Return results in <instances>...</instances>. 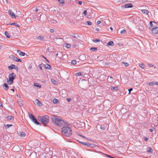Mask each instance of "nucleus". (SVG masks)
Masks as SVG:
<instances>
[{
  "instance_id": "obj_1",
  "label": "nucleus",
  "mask_w": 158,
  "mask_h": 158,
  "mask_svg": "<svg viewBox=\"0 0 158 158\" xmlns=\"http://www.w3.org/2000/svg\"><path fill=\"white\" fill-rule=\"evenodd\" d=\"M51 118L52 122L59 126L61 127L65 126L66 123L64 121L59 118L58 117L52 115Z\"/></svg>"
},
{
  "instance_id": "obj_2",
  "label": "nucleus",
  "mask_w": 158,
  "mask_h": 158,
  "mask_svg": "<svg viewBox=\"0 0 158 158\" xmlns=\"http://www.w3.org/2000/svg\"><path fill=\"white\" fill-rule=\"evenodd\" d=\"M62 133L67 137H70L72 134V131L69 127H65L62 128Z\"/></svg>"
},
{
  "instance_id": "obj_3",
  "label": "nucleus",
  "mask_w": 158,
  "mask_h": 158,
  "mask_svg": "<svg viewBox=\"0 0 158 158\" xmlns=\"http://www.w3.org/2000/svg\"><path fill=\"white\" fill-rule=\"evenodd\" d=\"M38 118L39 121L45 126L48 123L49 121V117L47 115L42 116H38Z\"/></svg>"
},
{
  "instance_id": "obj_4",
  "label": "nucleus",
  "mask_w": 158,
  "mask_h": 158,
  "mask_svg": "<svg viewBox=\"0 0 158 158\" xmlns=\"http://www.w3.org/2000/svg\"><path fill=\"white\" fill-rule=\"evenodd\" d=\"M15 77L16 74L13 73H12L9 75V79L8 82L9 84L10 85L13 84V80L15 79Z\"/></svg>"
},
{
  "instance_id": "obj_5",
  "label": "nucleus",
  "mask_w": 158,
  "mask_h": 158,
  "mask_svg": "<svg viewBox=\"0 0 158 158\" xmlns=\"http://www.w3.org/2000/svg\"><path fill=\"white\" fill-rule=\"evenodd\" d=\"M29 116L30 118L35 124H36L37 125H41V123L38 122L37 120L33 115L29 113Z\"/></svg>"
},
{
  "instance_id": "obj_6",
  "label": "nucleus",
  "mask_w": 158,
  "mask_h": 158,
  "mask_svg": "<svg viewBox=\"0 0 158 158\" xmlns=\"http://www.w3.org/2000/svg\"><path fill=\"white\" fill-rule=\"evenodd\" d=\"M152 33L154 34H156L158 33V29L157 26H153V28L152 29Z\"/></svg>"
},
{
  "instance_id": "obj_7",
  "label": "nucleus",
  "mask_w": 158,
  "mask_h": 158,
  "mask_svg": "<svg viewBox=\"0 0 158 158\" xmlns=\"http://www.w3.org/2000/svg\"><path fill=\"white\" fill-rule=\"evenodd\" d=\"M147 84L151 86H152L154 85H158V82L154 81L152 82H149L148 84Z\"/></svg>"
},
{
  "instance_id": "obj_8",
  "label": "nucleus",
  "mask_w": 158,
  "mask_h": 158,
  "mask_svg": "<svg viewBox=\"0 0 158 158\" xmlns=\"http://www.w3.org/2000/svg\"><path fill=\"white\" fill-rule=\"evenodd\" d=\"M9 13L12 18L16 17V16H15V13L11 10L9 11Z\"/></svg>"
},
{
  "instance_id": "obj_9",
  "label": "nucleus",
  "mask_w": 158,
  "mask_h": 158,
  "mask_svg": "<svg viewBox=\"0 0 158 158\" xmlns=\"http://www.w3.org/2000/svg\"><path fill=\"white\" fill-rule=\"evenodd\" d=\"M17 52L19 53V55L20 56H23L25 55V53L24 52H22L19 50L17 51Z\"/></svg>"
},
{
  "instance_id": "obj_10",
  "label": "nucleus",
  "mask_w": 158,
  "mask_h": 158,
  "mask_svg": "<svg viewBox=\"0 0 158 158\" xmlns=\"http://www.w3.org/2000/svg\"><path fill=\"white\" fill-rule=\"evenodd\" d=\"M133 6L132 5L131 3H128L126 4L124 6V7L125 8H131Z\"/></svg>"
},
{
  "instance_id": "obj_11",
  "label": "nucleus",
  "mask_w": 158,
  "mask_h": 158,
  "mask_svg": "<svg viewBox=\"0 0 158 158\" xmlns=\"http://www.w3.org/2000/svg\"><path fill=\"white\" fill-rule=\"evenodd\" d=\"M16 66L14 64H11L8 67V68L9 70L13 69H15Z\"/></svg>"
},
{
  "instance_id": "obj_12",
  "label": "nucleus",
  "mask_w": 158,
  "mask_h": 158,
  "mask_svg": "<svg viewBox=\"0 0 158 158\" xmlns=\"http://www.w3.org/2000/svg\"><path fill=\"white\" fill-rule=\"evenodd\" d=\"M79 142L83 145H87L88 146L90 147V146H91V145H92V144H90L89 143H88L80 142Z\"/></svg>"
},
{
  "instance_id": "obj_13",
  "label": "nucleus",
  "mask_w": 158,
  "mask_h": 158,
  "mask_svg": "<svg viewBox=\"0 0 158 158\" xmlns=\"http://www.w3.org/2000/svg\"><path fill=\"white\" fill-rule=\"evenodd\" d=\"M3 88L5 90H7L9 89L8 85L4 83L3 85Z\"/></svg>"
},
{
  "instance_id": "obj_14",
  "label": "nucleus",
  "mask_w": 158,
  "mask_h": 158,
  "mask_svg": "<svg viewBox=\"0 0 158 158\" xmlns=\"http://www.w3.org/2000/svg\"><path fill=\"white\" fill-rule=\"evenodd\" d=\"M107 79L108 81L110 82H113V78L112 76H110V77H108Z\"/></svg>"
},
{
  "instance_id": "obj_15",
  "label": "nucleus",
  "mask_w": 158,
  "mask_h": 158,
  "mask_svg": "<svg viewBox=\"0 0 158 158\" xmlns=\"http://www.w3.org/2000/svg\"><path fill=\"white\" fill-rule=\"evenodd\" d=\"M141 11L145 14L148 15V14L149 11L147 10H141Z\"/></svg>"
},
{
  "instance_id": "obj_16",
  "label": "nucleus",
  "mask_w": 158,
  "mask_h": 158,
  "mask_svg": "<svg viewBox=\"0 0 158 158\" xmlns=\"http://www.w3.org/2000/svg\"><path fill=\"white\" fill-rule=\"evenodd\" d=\"M18 104L20 106H21L23 104V102L22 101V100L20 99L19 101L18 102Z\"/></svg>"
},
{
  "instance_id": "obj_17",
  "label": "nucleus",
  "mask_w": 158,
  "mask_h": 158,
  "mask_svg": "<svg viewBox=\"0 0 158 158\" xmlns=\"http://www.w3.org/2000/svg\"><path fill=\"white\" fill-rule=\"evenodd\" d=\"M11 59L13 60H14V61L17 62V60L18 59V58L17 57H15L13 55H12L11 56Z\"/></svg>"
},
{
  "instance_id": "obj_18",
  "label": "nucleus",
  "mask_w": 158,
  "mask_h": 158,
  "mask_svg": "<svg viewBox=\"0 0 158 158\" xmlns=\"http://www.w3.org/2000/svg\"><path fill=\"white\" fill-rule=\"evenodd\" d=\"M45 67L46 69H50L51 68V66L48 64H47L45 65Z\"/></svg>"
},
{
  "instance_id": "obj_19",
  "label": "nucleus",
  "mask_w": 158,
  "mask_h": 158,
  "mask_svg": "<svg viewBox=\"0 0 158 158\" xmlns=\"http://www.w3.org/2000/svg\"><path fill=\"white\" fill-rule=\"evenodd\" d=\"M37 39L41 40H44V37L42 36H38L37 37Z\"/></svg>"
},
{
  "instance_id": "obj_20",
  "label": "nucleus",
  "mask_w": 158,
  "mask_h": 158,
  "mask_svg": "<svg viewBox=\"0 0 158 158\" xmlns=\"http://www.w3.org/2000/svg\"><path fill=\"white\" fill-rule=\"evenodd\" d=\"M114 45V43L112 41H109L107 44V46H113Z\"/></svg>"
},
{
  "instance_id": "obj_21",
  "label": "nucleus",
  "mask_w": 158,
  "mask_h": 158,
  "mask_svg": "<svg viewBox=\"0 0 158 158\" xmlns=\"http://www.w3.org/2000/svg\"><path fill=\"white\" fill-rule=\"evenodd\" d=\"M10 25L15 26L18 27H19V24L15 23H10Z\"/></svg>"
},
{
  "instance_id": "obj_22",
  "label": "nucleus",
  "mask_w": 158,
  "mask_h": 158,
  "mask_svg": "<svg viewBox=\"0 0 158 158\" xmlns=\"http://www.w3.org/2000/svg\"><path fill=\"white\" fill-rule=\"evenodd\" d=\"M35 102L38 106H40L41 102L38 99H36Z\"/></svg>"
},
{
  "instance_id": "obj_23",
  "label": "nucleus",
  "mask_w": 158,
  "mask_h": 158,
  "mask_svg": "<svg viewBox=\"0 0 158 158\" xmlns=\"http://www.w3.org/2000/svg\"><path fill=\"white\" fill-rule=\"evenodd\" d=\"M152 149L149 147H148L147 149V151L148 152L151 153L152 152Z\"/></svg>"
},
{
  "instance_id": "obj_24",
  "label": "nucleus",
  "mask_w": 158,
  "mask_h": 158,
  "mask_svg": "<svg viewBox=\"0 0 158 158\" xmlns=\"http://www.w3.org/2000/svg\"><path fill=\"white\" fill-rule=\"evenodd\" d=\"M5 34L7 37L8 38H10V35L9 33L8 32L6 31L5 32Z\"/></svg>"
},
{
  "instance_id": "obj_25",
  "label": "nucleus",
  "mask_w": 158,
  "mask_h": 158,
  "mask_svg": "<svg viewBox=\"0 0 158 158\" xmlns=\"http://www.w3.org/2000/svg\"><path fill=\"white\" fill-rule=\"evenodd\" d=\"M12 126V125L11 124H7L5 126V128L6 129H7Z\"/></svg>"
},
{
  "instance_id": "obj_26",
  "label": "nucleus",
  "mask_w": 158,
  "mask_h": 158,
  "mask_svg": "<svg viewBox=\"0 0 158 158\" xmlns=\"http://www.w3.org/2000/svg\"><path fill=\"white\" fill-rule=\"evenodd\" d=\"M118 89V88L117 87L111 86L110 87V89L112 90H117Z\"/></svg>"
},
{
  "instance_id": "obj_27",
  "label": "nucleus",
  "mask_w": 158,
  "mask_h": 158,
  "mask_svg": "<svg viewBox=\"0 0 158 158\" xmlns=\"http://www.w3.org/2000/svg\"><path fill=\"white\" fill-rule=\"evenodd\" d=\"M139 66H140L141 68L143 69H144L145 68V66H144V64L143 63H141L139 64Z\"/></svg>"
},
{
  "instance_id": "obj_28",
  "label": "nucleus",
  "mask_w": 158,
  "mask_h": 158,
  "mask_svg": "<svg viewBox=\"0 0 158 158\" xmlns=\"http://www.w3.org/2000/svg\"><path fill=\"white\" fill-rule=\"evenodd\" d=\"M7 120H12L14 119V118L12 116H8L7 117Z\"/></svg>"
},
{
  "instance_id": "obj_29",
  "label": "nucleus",
  "mask_w": 158,
  "mask_h": 158,
  "mask_svg": "<svg viewBox=\"0 0 158 158\" xmlns=\"http://www.w3.org/2000/svg\"><path fill=\"white\" fill-rule=\"evenodd\" d=\"M90 49L93 51H95L97 50V48L95 47H92L90 48Z\"/></svg>"
},
{
  "instance_id": "obj_30",
  "label": "nucleus",
  "mask_w": 158,
  "mask_h": 158,
  "mask_svg": "<svg viewBox=\"0 0 158 158\" xmlns=\"http://www.w3.org/2000/svg\"><path fill=\"white\" fill-rule=\"evenodd\" d=\"M20 135L21 136L24 137L26 134L24 132H20Z\"/></svg>"
},
{
  "instance_id": "obj_31",
  "label": "nucleus",
  "mask_w": 158,
  "mask_h": 158,
  "mask_svg": "<svg viewBox=\"0 0 158 158\" xmlns=\"http://www.w3.org/2000/svg\"><path fill=\"white\" fill-rule=\"evenodd\" d=\"M51 81L52 82V83L54 84H57V81L54 80V79H51Z\"/></svg>"
},
{
  "instance_id": "obj_32",
  "label": "nucleus",
  "mask_w": 158,
  "mask_h": 158,
  "mask_svg": "<svg viewBox=\"0 0 158 158\" xmlns=\"http://www.w3.org/2000/svg\"><path fill=\"white\" fill-rule=\"evenodd\" d=\"M122 63L126 67H127V66H128L129 65V63H127V62H122Z\"/></svg>"
},
{
  "instance_id": "obj_33",
  "label": "nucleus",
  "mask_w": 158,
  "mask_h": 158,
  "mask_svg": "<svg viewBox=\"0 0 158 158\" xmlns=\"http://www.w3.org/2000/svg\"><path fill=\"white\" fill-rule=\"evenodd\" d=\"M34 85L35 86H36V87H41V86L39 85V84L37 83H34Z\"/></svg>"
},
{
  "instance_id": "obj_34",
  "label": "nucleus",
  "mask_w": 158,
  "mask_h": 158,
  "mask_svg": "<svg viewBox=\"0 0 158 158\" xmlns=\"http://www.w3.org/2000/svg\"><path fill=\"white\" fill-rule=\"evenodd\" d=\"M65 46L68 48H69L71 47V45L69 44H65Z\"/></svg>"
},
{
  "instance_id": "obj_35",
  "label": "nucleus",
  "mask_w": 158,
  "mask_h": 158,
  "mask_svg": "<svg viewBox=\"0 0 158 158\" xmlns=\"http://www.w3.org/2000/svg\"><path fill=\"white\" fill-rule=\"evenodd\" d=\"M58 102V101L57 99H55L53 100V103L54 104L57 103Z\"/></svg>"
},
{
  "instance_id": "obj_36",
  "label": "nucleus",
  "mask_w": 158,
  "mask_h": 158,
  "mask_svg": "<svg viewBox=\"0 0 158 158\" xmlns=\"http://www.w3.org/2000/svg\"><path fill=\"white\" fill-rule=\"evenodd\" d=\"M75 75L76 76H81V72H78L75 73Z\"/></svg>"
},
{
  "instance_id": "obj_37",
  "label": "nucleus",
  "mask_w": 158,
  "mask_h": 158,
  "mask_svg": "<svg viewBox=\"0 0 158 158\" xmlns=\"http://www.w3.org/2000/svg\"><path fill=\"white\" fill-rule=\"evenodd\" d=\"M76 61L75 60H72L71 61V63L73 64H76Z\"/></svg>"
},
{
  "instance_id": "obj_38",
  "label": "nucleus",
  "mask_w": 158,
  "mask_h": 158,
  "mask_svg": "<svg viewBox=\"0 0 158 158\" xmlns=\"http://www.w3.org/2000/svg\"><path fill=\"white\" fill-rule=\"evenodd\" d=\"M58 1L60 3L64 4V0H58Z\"/></svg>"
},
{
  "instance_id": "obj_39",
  "label": "nucleus",
  "mask_w": 158,
  "mask_h": 158,
  "mask_svg": "<svg viewBox=\"0 0 158 158\" xmlns=\"http://www.w3.org/2000/svg\"><path fill=\"white\" fill-rule=\"evenodd\" d=\"M100 41V40H97V39L94 40H93V41L95 43H97L98 42H99Z\"/></svg>"
},
{
  "instance_id": "obj_40",
  "label": "nucleus",
  "mask_w": 158,
  "mask_h": 158,
  "mask_svg": "<svg viewBox=\"0 0 158 158\" xmlns=\"http://www.w3.org/2000/svg\"><path fill=\"white\" fill-rule=\"evenodd\" d=\"M126 32V30H123L122 31H121L120 33L121 34H123V33H125Z\"/></svg>"
},
{
  "instance_id": "obj_41",
  "label": "nucleus",
  "mask_w": 158,
  "mask_h": 158,
  "mask_svg": "<svg viewBox=\"0 0 158 158\" xmlns=\"http://www.w3.org/2000/svg\"><path fill=\"white\" fill-rule=\"evenodd\" d=\"M148 64L149 67H152L154 66V65H153L152 64L148 63Z\"/></svg>"
},
{
  "instance_id": "obj_42",
  "label": "nucleus",
  "mask_w": 158,
  "mask_h": 158,
  "mask_svg": "<svg viewBox=\"0 0 158 158\" xmlns=\"http://www.w3.org/2000/svg\"><path fill=\"white\" fill-rule=\"evenodd\" d=\"M153 22H152V21H150V25L151 27H153V24L152 23H153Z\"/></svg>"
},
{
  "instance_id": "obj_43",
  "label": "nucleus",
  "mask_w": 158,
  "mask_h": 158,
  "mask_svg": "<svg viewBox=\"0 0 158 158\" xmlns=\"http://www.w3.org/2000/svg\"><path fill=\"white\" fill-rule=\"evenodd\" d=\"M83 14L85 15H87V11L86 10H84L83 12Z\"/></svg>"
},
{
  "instance_id": "obj_44",
  "label": "nucleus",
  "mask_w": 158,
  "mask_h": 158,
  "mask_svg": "<svg viewBox=\"0 0 158 158\" xmlns=\"http://www.w3.org/2000/svg\"><path fill=\"white\" fill-rule=\"evenodd\" d=\"M87 23L89 25H90L92 24V23L89 21H87Z\"/></svg>"
},
{
  "instance_id": "obj_45",
  "label": "nucleus",
  "mask_w": 158,
  "mask_h": 158,
  "mask_svg": "<svg viewBox=\"0 0 158 158\" xmlns=\"http://www.w3.org/2000/svg\"><path fill=\"white\" fill-rule=\"evenodd\" d=\"M70 36H72L75 38H77V36L75 35L74 34H73V35H71Z\"/></svg>"
},
{
  "instance_id": "obj_46",
  "label": "nucleus",
  "mask_w": 158,
  "mask_h": 158,
  "mask_svg": "<svg viewBox=\"0 0 158 158\" xmlns=\"http://www.w3.org/2000/svg\"><path fill=\"white\" fill-rule=\"evenodd\" d=\"M133 90V89L132 88H130L129 89H128V91H129V94H130L131 93V92Z\"/></svg>"
},
{
  "instance_id": "obj_47",
  "label": "nucleus",
  "mask_w": 158,
  "mask_h": 158,
  "mask_svg": "<svg viewBox=\"0 0 158 158\" xmlns=\"http://www.w3.org/2000/svg\"><path fill=\"white\" fill-rule=\"evenodd\" d=\"M39 68H40V69H41V70H42L43 69L42 68V64H39Z\"/></svg>"
},
{
  "instance_id": "obj_48",
  "label": "nucleus",
  "mask_w": 158,
  "mask_h": 158,
  "mask_svg": "<svg viewBox=\"0 0 158 158\" xmlns=\"http://www.w3.org/2000/svg\"><path fill=\"white\" fill-rule=\"evenodd\" d=\"M100 128L103 130H104L105 129L104 127L103 126H101Z\"/></svg>"
},
{
  "instance_id": "obj_49",
  "label": "nucleus",
  "mask_w": 158,
  "mask_h": 158,
  "mask_svg": "<svg viewBox=\"0 0 158 158\" xmlns=\"http://www.w3.org/2000/svg\"><path fill=\"white\" fill-rule=\"evenodd\" d=\"M101 23V21H98L97 22V24L98 25L99 24Z\"/></svg>"
},
{
  "instance_id": "obj_50",
  "label": "nucleus",
  "mask_w": 158,
  "mask_h": 158,
  "mask_svg": "<svg viewBox=\"0 0 158 158\" xmlns=\"http://www.w3.org/2000/svg\"><path fill=\"white\" fill-rule=\"evenodd\" d=\"M67 101L69 102H70L72 101V99L70 98H67Z\"/></svg>"
},
{
  "instance_id": "obj_51",
  "label": "nucleus",
  "mask_w": 158,
  "mask_h": 158,
  "mask_svg": "<svg viewBox=\"0 0 158 158\" xmlns=\"http://www.w3.org/2000/svg\"><path fill=\"white\" fill-rule=\"evenodd\" d=\"M21 61H22V60L20 59H18V58L17 59V62H21Z\"/></svg>"
},
{
  "instance_id": "obj_52",
  "label": "nucleus",
  "mask_w": 158,
  "mask_h": 158,
  "mask_svg": "<svg viewBox=\"0 0 158 158\" xmlns=\"http://www.w3.org/2000/svg\"><path fill=\"white\" fill-rule=\"evenodd\" d=\"M149 131H151V132H152L153 131H154V128H152L151 129H150L149 130Z\"/></svg>"
},
{
  "instance_id": "obj_53",
  "label": "nucleus",
  "mask_w": 158,
  "mask_h": 158,
  "mask_svg": "<svg viewBox=\"0 0 158 158\" xmlns=\"http://www.w3.org/2000/svg\"><path fill=\"white\" fill-rule=\"evenodd\" d=\"M50 31L51 33H53L54 32V30L53 29H51L50 30Z\"/></svg>"
},
{
  "instance_id": "obj_54",
  "label": "nucleus",
  "mask_w": 158,
  "mask_h": 158,
  "mask_svg": "<svg viewBox=\"0 0 158 158\" xmlns=\"http://www.w3.org/2000/svg\"><path fill=\"white\" fill-rule=\"evenodd\" d=\"M78 3L80 5H81L82 3V2L81 1H79L78 2Z\"/></svg>"
},
{
  "instance_id": "obj_55",
  "label": "nucleus",
  "mask_w": 158,
  "mask_h": 158,
  "mask_svg": "<svg viewBox=\"0 0 158 158\" xmlns=\"http://www.w3.org/2000/svg\"><path fill=\"white\" fill-rule=\"evenodd\" d=\"M148 140V139L147 138H145V140L146 141H147Z\"/></svg>"
},
{
  "instance_id": "obj_56",
  "label": "nucleus",
  "mask_w": 158,
  "mask_h": 158,
  "mask_svg": "<svg viewBox=\"0 0 158 158\" xmlns=\"http://www.w3.org/2000/svg\"><path fill=\"white\" fill-rule=\"evenodd\" d=\"M80 136H81V137H83V138H85V136H83V135H80Z\"/></svg>"
},
{
  "instance_id": "obj_57",
  "label": "nucleus",
  "mask_w": 158,
  "mask_h": 158,
  "mask_svg": "<svg viewBox=\"0 0 158 158\" xmlns=\"http://www.w3.org/2000/svg\"><path fill=\"white\" fill-rule=\"evenodd\" d=\"M153 23H154V24L153 26H154L155 27L157 26L156 25V23L154 22Z\"/></svg>"
},
{
  "instance_id": "obj_58",
  "label": "nucleus",
  "mask_w": 158,
  "mask_h": 158,
  "mask_svg": "<svg viewBox=\"0 0 158 158\" xmlns=\"http://www.w3.org/2000/svg\"><path fill=\"white\" fill-rule=\"evenodd\" d=\"M42 57L44 58V59H45L46 58V57H44V56H43V55H41V56Z\"/></svg>"
},
{
  "instance_id": "obj_59",
  "label": "nucleus",
  "mask_w": 158,
  "mask_h": 158,
  "mask_svg": "<svg viewBox=\"0 0 158 158\" xmlns=\"http://www.w3.org/2000/svg\"><path fill=\"white\" fill-rule=\"evenodd\" d=\"M38 9H37V8H36L35 9V11L36 12H37V11H38Z\"/></svg>"
},
{
  "instance_id": "obj_60",
  "label": "nucleus",
  "mask_w": 158,
  "mask_h": 158,
  "mask_svg": "<svg viewBox=\"0 0 158 158\" xmlns=\"http://www.w3.org/2000/svg\"><path fill=\"white\" fill-rule=\"evenodd\" d=\"M76 133L77 134V135H80L79 133H78V132H76Z\"/></svg>"
},
{
  "instance_id": "obj_61",
  "label": "nucleus",
  "mask_w": 158,
  "mask_h": 158,
  "mask_svg": "<svg viewBox=\"0 0 158 158\" xmlns=\"http://www.w3.org/2000/svg\"><path fill=\"white\" fill-rule=\"evenodd\" d=\"M45 60L48 62V63H49L50 62L46 58L45 59Z\"/></svg>"
},
{
  "instance_id": "obj_62",
  "label": "nucleus",
  "mask_w": 158,
  "mask_h": 158,
  "mask_svg": "<svg viewBox=\"0 0 158 158\" xmlns=\"http://www.w3.org/2000/svg\"><path fill=\"white\" fill-rule=\"evenodd\" d=\"M11 90H12L13 91V92H14V91H15L14 89H11Z\"/></svg>"
},
{
  "instance_id": "obj_63",
  "label": "nucleus",
  "mask_w": 158,
  "mask_h": 158,
  "mask_svg": "<svg viewBox=\"0 0 158 158\" xmlns=\"http://www.w3.org/2000/svg\"><path fill=\"white\" fill-rule=\"evenodd\" d=\"M110 29L111 30H113V28L112 27H110Z\"/></svg>"
},
{
  "instance_id": "obj_64",
  "label": "nucleus",
  "mask_w": 158,
  "mask_h": 158,
  "mask_svg": "<svg viewBox=\"0 0 158 158\" xmlns=\"http://www.w3.org/2000/svg\"><path fill=\"white\" fill-rule=\"evenodd\" d=\"M2 106V104L0 102V106Z\"/></svg>"
}]
</instances>
